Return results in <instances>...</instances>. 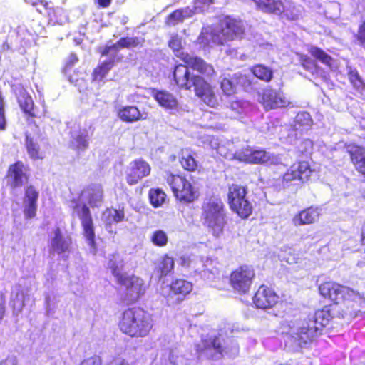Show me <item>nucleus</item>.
<instances>
[{
  "instance_id": "f257e3e1",
  "label": "nucleus",
  "mask_w": 365,
  "mask_h": 365,
  "mask_svg": "<svg viewBox=\"0 0 365 365\" xmlns=\"http://www.w3.org/2000/svg\"><path fill=\"white\" fill-rule=\"evenodd\" d=\"M168 46L185 63L176 65L174 68L173 76L178 87L187 91L192 88L195 96L202 102L210 108H217L220 101L215 86L205 79L216 76L213 66L200 57L180 52L182 39L177 34L170 37Z\"/></svg>"
},
{
  "instance_id": "f03ea898",
  "label": "nucleus",
  "mask_w": 365,
  "mask_h": 365,
  "mask_svg": "<svg viewBox=\"0 0 365 365\" xmlns=\"http://www.w3.org/2000/svg\"><path fill=\"white\" fill-rule=\"evenodd\" d=\"M331 319L330 309L325 307L317 311L315 314L307 320L284 322L282 324V331L289 335L302 346V344H307L319 336L323 327L327 326Z\"/></svg>"
},
{
  "instance_id": "7ed1b4c3",
  "label": "nucleus",
  "mask_w": 365,
  "mask_h": 365,
  "mask_svg": "<svg viewBox=\"0 0 365 365\" xmlns=\"http://www.w3.org/2000/svg\"><path fill=\"white\" fill-rule=\"evenodd\" d=\"M120 329L131 337H145L153 327L150 314L140 308L125 310L119 323Z\"/></svg>"
},
{
  "instance_id": "20e7f679",
  "label": "nucleus",
  "mask_w": 365,
  "mask_h": 365,
  "mask_svg": "<svg viewBox=\"0 0 365 365\" xmlns=\"http://www.w3.org/2000/svg\"><path fill=\"white\" fill-rule=\"evenodd\" d=\"M202 210L205 223L215 236L219 237L225 225V210L222 201L217 195L211 196L204 200Z\"/></svg>"
},
{
  "instance_id": "39448f33",
  "label": "nucleus",
  "mask_w": 365,
  "mask_h": 365,
  "mask_svg": "<svg viewBox=\"0 0 365 365\" xmlns=\"http://www.w3.org/2000/svg\"><path fill=\"white\" fill-rule=\"evenodd\" d=\"M238 351L239 347L235 341L229 340L222 347L219 337H211L202 340V343L197 346V351L200 355L214 359H220L223 354L235 356Z\"/></svg>"
},
{
  "instance_id": "423d86ee",
  "label": "nucleus",
  "mask_w": 365,
  "mask_h": 365,
  "mask_svg": "<svg viewBox=\"0 0 365 365\" xmlns=\"http://www.w3.org/2000/svg\"><path fill=\"white\" fill-rule=\"evenodd\" d=\"M319 293L324 297L337 302L340 299L351 300L360 304L365 303V299L359 293L348 287L340 285L333 282H327L319 287Z\"/></svg>"
},
{
  "instance_id": "0eeeda50",
  "label": "nucleus",
  "mask_w": 365,
  "mask_h": 365,
  "mask_svg": "<svg viewBox=\"0 0 365 365\" xmlns=\"http://www.w3.org/2000/svg\"><path fill=\"white\" fill-rule=\"evenodd\" d=\"M118 282L123 287L125 299L129 303L136 302L145 292L144 281L137 276L122 275Z\"/></svg>"
},
{
  "instance_id": "6e6552de",
  "label": "nucleus",
  "mask_w": 365,
  "mask_h": 365,
  "mask_svg": "<svg viewBox=\"0 0 365 365\" xmlns=\"http://www.w3.org/2000/svg\"><path fill=\"white\" fill-rule=\"evenodd\" d=\"M16 95L17 103L28 120L45 116L46 109L35 106L32 97L24 87L18 88Z\"/></svg>"
},
{
  "instance_id": "1a4fd4ad",
  "label": "nucleus",
  "mask_w": 365,
  "mask_h": 365,
  "mask_svg": "<svg viewBox=\"0 0 365 365\" xmlns=\"http://www.w3.org/2000/svg\"><path fill=\"white\" fill-rule=\"evenodd\" d=\"M192 289L191 282L184 279H176L170 285L161 289V294L172 303H178Z\"/></svg>"
},
{
  "instance_id": "9d476101",
  "label": "nucleus",
  "mask_w": 365,
  "mask_h": 365,
  "mask_svg": "<svg viewBox=\"0 0 365 365\" xmlns=\"http://www.w3.org/2000/svg\"><path fill=\"white\" fill-rule=\"evenodd\" d=\"M78 215L81 220L83 227V235L89 246L90 252L93 255L96 253V245L95 242V232L93 222L91 216L90 210L86 205L77 207Z\"/></svg>"
},
{
  "instance_id": "9b49d317",
  "label": "nucleus",
  "mask_w": 365,
  "mask_h": 365,
  "mask_svg": "<svg viewBox=\"0 0 365 365\" xmlns=\"http://www.w3.org/2000/svg\"><path fill=\"white\" fill-rule=\"evenodd\" d=\"M254 277L255 272L251 267H240L231 274V285L234 289L245 293L249 290Z\"/></svg>"
},
{
  "instance_id": "f8f14e48",
  "label": "nucleus",
  "mask_w": 365,
  "mask_h": 365,
  "mask_svg": "<svg viewBox=\"0 0 365 365\" xmlns=\"http://www.w3.org/2000/svg\"><path fill=\"white\" fill-rule=\"evenodd\" d=\"M344 148L355 170L365 177V146L356 143H346Z\"/></svg>"
},
{
  "instance_id": "ddd939ff",
  "label": "nucleus",
  "mask_w": 365,
  "mask_h": 365,
  "mask_svg": "<svg viewBox=\"0 0 365 365\" xmlns=\"http://www.w3.org/2000/svg\"><path fill=\"white\" fill-rule=\"evenodd\" d=\"M234 157L240 161L251 164H262L270 158L268 153L264 149H253L250 146L237 150Z\"/></svg>"
},
{
  "instance_id": "4468645a",
  "label": "nucleus",
  "mask_w": 365,
  "mask_h": 365,
  "mask_svg": "<svg viewBox=\"0 0 365 365\" xmlns=\"http://www.w3.org/2000/svg\"><path fill=\"white\" fill-rule=\"evenodd\" d=\"M261 103L266 110L293 107L292 103L282 95V93L272 89L266 88L262 93Z\"/></svg>"
},
{
  "instance_id": "2eb2a0df",
  "label": "nucleus",
  "mask_w": 365,
  "mask_h": 365,
  "mask_svg": "<svg viewBox=\"0 0 365 365\" xmlns=\"http://www.w3.org/2000/svg\"><path fill=\"white\" fill-rule=\"evenodd\" d=\"M314 173L310 165L307 161H299L297 164L292 165L284 174L283 179L286 182L299 180L301 182H307Z\"/></svg>"
},
{
  "instance_id": "dca6fc26",
  "label": "nucleus",
  "mask_w": 365,
  "mask_h": 365,
  "mask_svg": "<svg viewBox=\"0 0 365 365\" xmlns=\"http://www.w3.org/2000/svg\"><path fill=\"white\" fill-rule=\"evenodd\" d=\"M150 165L143 159L133 160L128 167L126 179L128 182H138L150 173Z\"/></svg>"
},
{
  "instance_id": "f3484780",
  "label": "nucleus",
  "mask_w": 365,
  "mask_h": 365,
  "mask_svg": "<svg viewBox=\"0 0 365 365\" xmlns=\"http://www.w3.org/2000/svg\"><path fill=\"white\" fill-rule=\"evenodd\" d=\"M172 190L177 199L186 202H193L200 195L198 184H173Z\"/></svg>"
},
{
  "instance_id": "a211bd4d",
  "label": "nucleus",
  "mask_w": 365,
  "mask_h": 365,
  "mask_svg": "<svg viewBox=\"0 0 365 365\" xmlns=\"http://www.w3.org/2000/svg\"><path fill=\"white\" fill-rule=\"evenodd\" d=\"M277 300V295L271 289L264 286H261L253 297V302L256 307L262 309L272 307Z\"/></svg>"
},
{
  "instance_id": "6ab92c4d",
  "label": "nucleus",
  "mask_w": 365,
  "mask_h": 365,
  "mask_svg": "<svg viewBox=\"0 0 365 365\" xmlns=\"http://www.w3.org/2000/svg\"><path fill=\"white\" fill-rule=\"evenodd\" d=\"M38 197V192L35 187L32 185L28 187L23 202L24 214L26 219H31L36 216Z\"/></svg>"
},
{
  "instance_id": "aec40b11",
  "label": "nucleus",
  "mask_w": 365,
  "mask_h": 365,
  "mask_svg": "<svg viewBox=\"0 0 365 365\" xmlns=\"http://www.w3.org/2000/svg\"><path fill=\"white\" fill-rule=\"evenodd\" d=\"M71 243V239L68 237L64 236L60 229L57 228L51 237V252L58 255L63 254L69 250Z\"/></svg>"
},
{
  "instance_id": "412c9836",
  "label": "nucleus",
  "mask_w": 365,
  "mask_h": 365,
  "mask_svg": "<svg viewBox=\"0 0 365 365\" xmlns=\"http://www.w3.org/2000/svg\"><path fill=\"white\" fill-rule=\"evenodd\" d=\"M258 10L274 15H282L285 11L282 0H252Z\"/></svg>"
},
{
  "instance_id": "4be33fe9",
  "label": "nucleus",
  "mask_w": 365,
  "mask_h": 365,
  "mask_svg": "<svg viewBox=\"0 0 365 365\" xmlns=\"http://www.w3.org/2000/svg\"><path fill=\"white\" fill-rule=\"evenodd\" d=\"M151 96L159 106L164 109L171 110L178 108V102L177 98L167 91L153 88L151 90Z\"/></svg>"
},
{
  "instance_id": "5701e85b",
  "label": "nucleus",
  "mask_w": 365,
  "mask_h": 365,
  "mask_svg": "<svg viewBox=\"0 0 365 365\" xmlns=\"http://www.w3.org/2000/svg\"><path fill=\"white\" fill-rule=\"evenodd\" d=\"M196 153L190 148H182L178 154L179 163L184 170L195 172L198 170L199 163L195 158Z\"/></svg>"
},
{
  "instance_id": "b1692460",
  "label": "nucleus",
  "mask_w": 365,
  "mask_h": 365,
  "mask_svg": "<svg viewBox=\"0 0 365 365\" xmlns=\"http://www.w3.org/2000/svg\"><path fill=\"white\" fill-rule=\"evenodd\" d=\"M117 116L121 121L127 123L138 122L145 118L136 106H125L120 108L118 110Z\"/></svg>"
},
{
  "instance_id": "393cba45",
  "label": "nucleus",
  "mask_w": 365,
  "mask_h": 365,
  "mask_svg": "<svg viewBox=\"0 0 365 365\" xmlns=\"http://www.w3.org/2000/svg\"><path fill=\"white\" fill-rule=\"evenodd\" d=\"M320 215V209L310 207L304 209L293 217V223L296 226L314 223Z\"/></svg>"
},
{
  "instance_id": "a878e982",
  "label": "nucleus",
  "mask_w": 365,
  "mask_h": 365,
  "mask_svg": "<svg viewBox=\"0 0 365 365\" xmlns=\"http://www.w3.org/2000/svg\"><path fill=\"white\" fill-rule=\"evenodd\" d=\"M81 198L86 200L91 206L99 207L103 202V190L98 184L93 185L81 192Z\"/></svg>"
},
{
  "instance_id": "bb28decb",
  "label": "nucleus",
  "mask_w": 365,
  "mask_h": 365,
  "mask_svg": "<svg viewBox=\"0 0 365 365\" xmlns=\"http://www.w3.org/2000/svg\"><path fill=\"white\" fill-rule=\"evenodd\" d=\"M225 34L230 40L241 37L245 33L242 22L240 19L227 16L225 19Z\"/></svg>"
},
{
  "instance_id": "cd10ccee",
  "label": "nucleus",
  "mask_w": 365,
  "mask_h": 365,
  "mask_svg": "<svg viewBox=\"0 0 365 365\" xmlns=\"http://www.w3.org/2000/svg\"><path fill=\"white\" fill-rule=\"evenodd\" d=\"M26 296L21 285L17 284L12 288L10 304L15 314H19L23 310Z\"/></svg>"
},
{
  "instance_id": "c85d7f7f",
  "label": "nucleus",
  "mask_w": 365,
  "mask_h": 365,
  "mask_svg": "<svg viewBox=\"0 0 365 365\" xmlns=\"http://www.w3.org/2000/svg\"><path fill=\"white\" fill-rule=\"evenodd\" d=\"M6 177L11 179L13 182H23L26 181L28 176L26 168L21 161H16L9 165Z\"/></svg>"
},
{
  "instance_id": "c756f323",
  "label": "nucleus",
  "mask_w": 365,
  "mask_h": 365,
  "mask_svg": "<svg viewBox=\"0 0 365 365\" xmlns=\"http://www.w3.org/2000/svg\"><path fill=\"white\" fill-rule=\"evenodd\" d=\"M195 14L194 11L189 7L178 9L171 12L165 19L168 25L175 26L182 22L185 18H190Z\"/></svg>"
},
{
  "instance_id": "7c9ffc66",
  "label": "nucleus",
  "mask_w": 365,
  "mask_h": 365,
  "mask_svg": "<svg viewBox=\"0 0 365 365\" xmlns=\"http://www.w3.org/2000/svg\"><path fill=\"white\" fill-rule=\"evenodd\" d=\"M246 192V188L241 184H232L228 193L230 206L236 207L237 202L247 200L245 198Z\"/></svg>"
},
{
  "instance_id": "2f4dec72",
  "label": "nucleus",
  "mask_w": 365,
  "mask_h": 365,
  "mask_svg": "<svg viewBox=\"0 0 365 365\" xmlns=\"http://www.w3.org/2000/svg\"><path fill=\"white\" fill-rule=\"evenodd\" d=\"M25 147L29 156L32 160H43L45 158V153L41 150L38 144L28 135L25 138Z\"/></svg>"
},
{
  "instance_id": "473e14b6",
  "label": "nucleus",
  "mask_w": 365,
  "mask_h": 365,
  "mask_svg": "<svg viewBox=\"0 0 365 365\" xmlns=\"http://www.w3.org/2000/svg\"><path fill=\"white\" fill-rule=\"evenodd\" d=\"M115 65V60L107 59L99 64L93 69L92 78L93 81H102Z\"/></svg>"
},
{
  "instance_id": "72a5a7b5",
  "label": "nucleus",
  "mask_w": 365,
  "mask_h": 365,
  "mask_svg": "<svg viewBox=\"0 0 365 365\" xmlns=\"http://www.w3.org/2000/svg\"><path fill=\"white\" fill-rule=\"evenodd\" d=\"M309 52L314 59L320 61L329 68H331L333 66L334 62V58L321 48L317 46H311L309 49Z\"/></svg>"
},
{
  "instance_id": "f704fd0d",
  "label": "nucleus",
  "mask_w": 365,
  "mask_h": 365,
  "mask_svg": "<svg viewBox=\"0 0 365 365\" xmlns=\"http://www.w3.org/2000/svg\"><path fill=\"white\" fill-rule=\"evenodd\" d=\"M123 218L124 213L123 211L113 209H107L102 215V220L106 223V228L110 232L112 231L110 230L109 228L111 224L113 222H119L122 221Z\"/></svg>"
},
{
  "instance_id": "c9c22d12",
  "label": "nucleus",
  "mask_w": 365,
  "mask_h": 365,
  "mask_svg": "<svg viewBox=\"0 0 365 365\" xmlns=\"http://www.w3.org/2000/svg\"><path fill=\"white\" fill-rule=\"evenodd\" d=\"M251 72L257 78L264 82H269L273 77L272 71L269 67L262 64L253 66Z\"/></svg>"
},
{
  "instance_id": "e433bc0d",
  "label": "nucleus",
  "mask_w": 365,
  "mask_h": 365,
  "mask_svg": "<svg viewBox=\"0 0 365 365\" xmlns=\"http://www.w3.org/2000/svg\"><path fill=\"white\" fill-rule=\"evenodd\" d=\"M122 49H132L142 48L145 43V38L140 37H122L120 39Z\"/></svg>"
},
{
  "instance_id": "4c0bfd02",
  "label": "nucleus",
  "mask_w": 365,
  "mask_h": 365,
  "mask_svg": "<svg viewBox=\"0 0 365 365\" xmlns=\"http://www.w3.org/2000/svg\"><path fill=\"white\" fill-rule=\"evenodd\" d=\"M234 77H223L220 82V87L223 95L230 96L236 93V83Z\"/></svg>"
},
{
  "instance_id": "58836bf2",
  "label": "nucleus",
  "mask_w": 365,
  "mask_h": 365,
  "mask_svg": "<svg viewBox=\"0 0 365 365\" xmlns=\"http://www.w3.org/2000/svg\"><path fill=\"white\" fill-rule=\"evenodd\" d=\"M230 208L242 218L248 217L252 212V205L247 200L237 202L236 207L230 206Z\"/></svg>"
},
{
  "instance_id": "ea45409f",
  "label": "nucleus",
  "mask_w": 365,
  "mask_h": 365,
  "mask_svg": "<svg viewBox=\"0 0 365 365\" xmlns=\"http://www.w3.org/2000/svg\"><path fill=\"white\" fill-rule=\"evenodd\" d=\"M166 195L160 189H152L149 192L150 203L155 207H160L164 202Z\"/></svg>"
},
{
  "instance_id": "a19ab883",
  "label": "nucleus",
  "mask_w": 365,
  "mask_h": 365,
  "mask_svg": "<svg viewBox=\"0 0 365 365\" xmlns=\"http://www.w3.org/2000/svg\"><path fill=\"white\" fill-rule=\"evenodd\" d=\"M173 259L168 255L164 256L159 265V270L160 272L161 277L166 276L169 274L173 270Z\"/></svg>"
},
{
  "instance_id": "79ce46f5",
  "label": "nucleus",
  "mask_w": 365,
  "mask_h": 365,
  "mask_svg": "<svg viewBox=\"0 0 365 365\" xmlns=\"http://www.w3.org/2000/svg\"><path fill=\"white\" fill-rule=\"evenodd\" d=\"M168 360L175 365H182L185 364V359L182 354V351L178 347L170 349Z\"/></svg>"
},
{
  "instance_id": "37998d69",
  "label": "nucleus",
  "mask_w": 365,
  "mask_h": 365,
  "mask_svg": "<svg viewBox=\"0 0 365 365\" xmlns=\"http://www.w3.org/2000/svg\"><path fill=\"white\" fill-rule=\"evenodd\" d=\"M167 234L161 230H155L151 236V242L156 246L163 247L168 242Z\"/></svg>"
},
{
  "instance_id": "c03bdc74",
  "label": "nucleus",
  "mask_w": 365,
  "mask_h": 365,
  "mask_svg": "<svg viewBox=\"0 0 365 365\" xmlns=\"http://www.w3.org/2000/svg\"><path fill=\"white\" fill-rule=\"evenodd\" d=\"M72 146L76 150H85L88 147L87 135L83 134L78 135L73 138Z\"/></svg>"
},
{
  "instance_id": "a18cd8bd",
  "label": "nucleus",
  "mask_w": 365,
  "mask_h": 365,
  "mask_svg": "<svg viewBox=\"0 0 365 365\" xmlns=\"http://www.w3.org/2000/svg\"><path fill=\"white\" fill-rule=\"evenodd\" d=\"M197 262H202V261L196 257L182 256L181 257V264L182 266L190 267L195 270H200V268L197 264Z\"/></svg>"
},
{
  "instance_id": "49530a36",
  "label": "nucleus",
  "mask_w": 365,
  "mask_h": 365,
  "mask_svg": "<svg viewBox=\"0 0 365 365\" xmlns=\"http://www.w3.org/2000/svg\"><path fill=\"white\" fill-rule=\"evenodd\" d=\"M52 4H53L50 1L48 2L43 0H37L32 4V5L36 8V10L43 16L46 15Z\"/></svg>"
},
{
  "instance_id": "de8ad7c7",
  "label": "nucleus",
  "mask_w": 365,
  "mask_h": 365,
  "mask_svg": "<svg viewBox=\"0 0 365 365\" xmlns=\"http://www.w3.org/2000/svg\"><path fill=\"white\" fill-rule=\"evenodd\" d=\"M45 17H46L48 19V24L51 25H56L58 24L60 21L58 10L56 9L53 4L50 9L48 11Z\"/></svg>"
},
{
  "instance_id": "09e8293b",
  "label": "nucleus",
  "mask_w": 365,
  "mask_h": 365,
  "mask_svg": "<svg viewBox=\"0 0 365 365\" xmlns=\"http://www.w3.org/2000/svg\"><path fill=\"white\" fill-rule=\"evenodd\" d=\"M299 61L301 66L307 71H311L317 66L313 59L304 54H301L299 56Z\"/></svg>"
},
{
  "instance_id": "8fccbe9b",
  "label": "nucleus",
  "mask_w": 365,
  "mask_h": 365,
  "mask_svg": "<svg viewBox=\"0 0 365 365\" xmlns=\"http://www.w3.org/2000/svg\"><path fill=\"white\" fill-rule=\"evenodd\" d=\"M168 182H175L179 181L180 182H188L185 177L182 174L174 175L173 173L166 171L164 175Z\"/></svg>"
},
{
  "instance_id": "3c124183",
  "label": "nucleus",
  "mask_w": 365,
  "mask_h": 365,
  "mask_svg": "<svg viewBox=\"0 0 365 365\" xmlns=\"http://www.w3.org/2000/svg\"><path fill=\"white\" fill-rule=\"evenodd\" d=\"M78 61V58L75 53H71L68 58L66 59L63 65V70L65 71L71 70L73 66Z\"/></svg>"
},
{
  "instance_id": "603ef678",
  "label": "nucleus",
  "mask_w": 365,
  "mask_h": 365,
  "mask_svg": "<svg viewBox=\"0 0 365 365\" xmlns=\"http://www.w3.org/2000/svg\"><path fill=\"white\" fill-rule=\"evenodd\" d=\"M108 267L111 269L113 274L115 276L119 281L120 277L123 275L120 274L121 265L119 263L117 264L116 261L110 259L108 262Z\"/></svg>"
},
{
  "instance_id": "864d4df0",
  "label": "nucleus",
  "mask_w": 365,
  "mask_h": 365,
  "mask_svg": "<svg viewBox=\"0 0 365 365\" xmlns=\"http://www.w3.org/2000/svg\"><path fill=\"white\" fill-rule=\"evenodd\" d=\"M349 79L350 83L354 87H360L362 84V81L357 71H351L349 73Z\"/></svg>"
},
{
  "instance_id": "5fc2aeb1",
  "label": "nucleus",
  "mask_w": 365,
  "mask_h": 365,
  "mask_svg": "<svg viewBox=\"0 0 365 365\" xmlns=\"http://www.w3.org/2000/svg\"><path fill=\"white\" fill-rule=\"evenodd\" d=\"M229 107L237 113H241L244 109V103L241 100L235 99L230 103Z\"/></svg>"
},
{
  "instance_id": "6e6d98bb",
  "label": "nucleus",
  "mask_w": 365,
  "mask_h": 365,
  "mask_svg": "<svg viewBox=\"0 0 365 365\" xmlns=\"http://www.w3.org/2000/svg\"><path fill=\"white\" fill-rule=\"evenodd\" d=\"M6 128V118L4 114V98L0 93V130H4Z\"/></svg>"
},
{
  "instance_id": "4d7b16f0",
  "label": "nucleus",
  "mask_w": 365,
  "mask_h": 365,
  "mask_svg": "<svg viewBox=\"0 0 365 365\" xmlns=\"http://www.w3.org/2000/svg\"><path fill=\"white\" fill-rule=\"evenodd\" d=\"M101 360L98 356H93L88 359H84L80 365H101Z\"/></svg>"
},
{
  "instance_id": "13d9d810",
  "label": "nucleus",
  "mask_w": 365,
  "mask_h": 365,
  "mask_svg": "<svg viewBox=\"0 0 365 365\" xmlns=\"http://www.w3.org/2000/svg\"><path fill=\"white\" fill-rule=\"evenodd\" d=\"M0 365H18L17 359L15 356H8L0 362Z\"/></svg>"
},
{
  "instance_id": "bf43d9fd",
  "label": "nucleus",
  "mask_w": 365,
  "mask_h": 365,
  "mask_svg": "<svg viewBox=\"0 0 365 365\" xmlns=\"http://www.w3.org/2000/svg\"><path fill=\"white\" fill-rule=\"evenodd\" d=\"M112 0H95L96 4L99 8H108L111 4Z\"/></svg>"
},
{
  "instance_id": "052dcab7",
  "label": "nucleus",
  "mask_w": 365,
  "mask_h": 365,
  "mask_svg": "<svg viewBox=\"0 0 365 365\" xmlns=\"http://www.w3.org/2000/svg\"><path fill=\"white\" fill-rule=\"evenodd\" d=\"M110 48L111 51H115V52H118L120 50H121L122 47H121L120 40H118L116 43H115L112 45H110Z\"/></svg>"
},
{
  "instance_id": "680f3d73",
  "label": "nucleus",
  "mask_w": 365,
  "mask_h": 365,
  "mask_svg": "<svg viewBox=\"0 0 365 365\" xmlns=\"http://www.w3.org/2000/svg\"><path fill=\"white\" fill-rule=\"evenodd\" d=\"M195 3L198 5H210L214 3V0H194Z\"/></svg>"
},
{
  "instance_id": "e2e57ef3",
  "label": "nucleus",
  "mask_w": 365,
  "mask_h": 365,
  "mask_svg": "<svg viewBox=\"0 0 365 365\" xmlns=\"http://www.w3.org/2000/svg\"><path fill=\"white\" fill-rule=\"evenodd\" d=\"M111 51L110 46H106L104 48L99 51V53L102 56H108Z\"/></svg>"
},
{
  "instance_id": "0e129e2a",
  "label": "nucleus",
  "mask_w": 365,
  "mask_h": 365,
  "mask_svg": "<svg viewBox=\"0 0 365 365\" xmlns=\"http://www.w3.org/2000/svg\"><path fill=\"white\" fill-rule=\"evenodd\" d=\"M110 365H129L128 363L121 359H116L110 363Z\"/></svg>"
},
{
  "instance_id": "69168bd1",
  "label": "nucleus",
  "mask_w": 365,
  "mask_h": 365,
  "mask_svg": "<svg viewBox=\"0 0 365 365\" xmlns=\"http://www.w3.org/2000/svg\"><path fill=\"white\" fill-rule=\"evenodd\" d=\"M359 312V310L358 311H354V312H346V315H349V317H357L358 315V312Z\"/></svg>"
},
{
  "instance_id": "338daca9",
  "label": "nucleus",
  "mask_w": 365,
  "mask_h": 365,
  "mask_svg": "<svg viewBox=\"0 0 365 365\" xmlns=\"http://www.w3.org/2000/svg\"><path fill=\"white\" fill-rule=\"evenodd\" d=\"M4 312V305L1 303H0V319L2 318Z\"/></svg>"
},
{
  "instance_id": "774afa93",
  "label": "nucleus",
  "mask_w": 365,
  "mask_h": 365,
  "mask_svg": "<svg viewBox=\"0 0 365 365\" xmlns=\"http://www.w3.org/2000/svg\"><path fill=\"white\" fill-rule=\"evenodd\" d=\"M361 196L364 199H365V190L361 192Z\"/></svg>"
}]
</instances>
